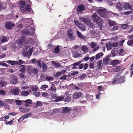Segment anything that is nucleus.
<instances>
[{
  "label": "nucleus",
  "mask_w": 133,
  "mask_h": 133,
  "mask_svg": "<svg viewBox=\"0 0 133 133\" xmlns=\"http://www.w3.org/2000/svg\"><path fill=\"white\" fill-rule=\"evenodd\" d=\"M108 22L109 25L110 26H113L115 24V22L114 21L110 20H108Z\"/></svg>",
  "instance_id": "obj_32"
},
{
  "label": "nucleus",
  "mask_w": 133,
  "mask_h": 133,
  "mask_svg": "<svg viewBox=\"0 0 133 133\" xmlns=\"http://www.w3.org/2000/svg\"><path fill=\"white\" fill-rule=\"evenodd\" d=\"M62 74V72L61 71L58 72L55 75V77H57L60 76Z\"/></svg>",
  "instance_id": "obj_59"
},
{
  "label": "nucleus",
  "mask_w": 133,
  "mask_h": 133,
  "mask_svg": "<svg viewBox=\"0 0 133 133\" xmlns=\"http://www.w3.org/2000/svg\"><path fill=\"white\" fill-rule=\"evenodd\" d=\"M42 102L40 101H38L36 102V105L37 107L41 106L42 105Z\"/></svg>",
  "instance_id": "obj_56"
},
{
  "label": "nucleus",
  "mask_w": 133,
  "mask_h": 133,
  "mask_svg": "<svg viewBox=\"0 0 133 133\" xmlns=\"http://www.w3.org/2000/svg\"><path fill=\"white\" fill-rule=\"evenodd\" d=\"M9 79L11 83L13 84H17L18 82V78L13 75L10 77Z\"/></svg>",
  "instance_id": "obj_8"
},
{
  "label": "nucleus",
  "mask_w": 133,
  "mask_h": 133,
  "mask_svg": "<svg viewBox=\"0 0 133 133\" xmlns=\"http://www.w3.org/2000/svg\"><path fill=\"white\" fill-rule=\"evenodd\" d=\"M79 27H78L80 30L83 31L85 30V27L84 25L82 23L79 26Z\"/></svg>",
  "instance_id": "obj_35"
},
{
  "label": "nucleus",
  "mask_w": 133,
  "mask_h": 133,
  "mask_svg": "<svg viewBox=\"0 0 133 133\" xmlns=\"http://www.w3.org/2000/svg\"><path fill=\"white\" fill-rule=\"evenodd\" d=\"M7 63H9L11 65H14L17 64V61H11V60L7 61H5Z\"/></svg>",
  "instance_id": "obj_18"
},
{
  "label": "nucleus",
  "mask_w": 133,
  "mask_h": 133,
  "mask_svg": "<svg viewBox=\"0 0 133 133\" xmlns=\"http://www.w3.org/2000/svg\"><path fill=\"white\" fill-rule=\"evenodd\" d=\"M81 49L83 51L86 52L88 51V48L85 46H83L82 47Z\"/></svg>",
  "instance_id": "obj_43"
},
{
  "label": "nucleus",
  "mask_w": 133,
  "mask_h": 133,
  "mask_svg": "<svg viewBox=\"0 0 133 133\" xmlns=\"http://www.w3.org/2000/svg\"><path fill=\"white\" fill-rule=\"evenodd\" d=\"M31 91L29 90L28 91H22L21 92V94L23 96H26L28 95L30 93Z\"/></svg>",
  "instance_id": "obj_25"
},
{
  "label": "nucleus",
  "mask_w": 133,
  "mask_h": 133,
  "mask_svg": "<svg viewBox=\"0 0 133 133\" xmlns=\"http://www.w3.org/2000/svg\"><path fill=\"white\" fill-rule=\"evenodd\" d=\"M127 43L128 45L129 46H132L133 45V39L128 41Z\"/></svg>",
  "instance_id": "obj_48"
},
{
  "label": "nucleus",
  "mask_w": 133,
  "mask_h": 133,
  "mask_svg": "<svg viewBox=\"0 0 133 133\" xmlns=\"http://www.w3.org/2000/svg\"><path fill=\"white\" fill-rule=\"evenodd\" d=\"M74 56L76 58L79 56L80 55L78 52L75 51L74 53Z\"/></svg>",
  "instance_id": "obj_51"
},
{
  "label": "nucleus",
  "mask_w": 133,
  "mask_h": 133,
  "mask_svg": "<svg viewBox=\"0 0 133 133\" xmlns=\"http://www.w3.org/2000/svg\"><path fill=\"white\" fill-rule=\"evenodd\" d=\"M98 90L99 91V92H101L102 91L103 92L104 91L103 90V88L102 85H100L98 87Z\"/></svg>",
  "instance_id": "obj_62"
},
{
  "label": "nucleus",
  "mask_w": 133,
  "mask_h": 133,
  "mask_svg": "<svg viewBox=\"0 0 133 133\" xmlns=\"http://www.w3.org/2000/svg\"><path fill=\"white\" fill-rule=\"evenodd\" d=\"M103 55V54L102 52H101L100 53H98L95 56V58L96 59H99L101 57H102Z\"/></svg>",
  "instance_id": "obj_31"
},
{
  "label": "nucleus",
  "mask_w": 133,
  "mask_h": 133,
  "mask_svg": "<svg viewBox=\"0 0 133 133\" xmlns=\"http://www.w3.org/2000/svg\"><path fill=\"white\" fill-rule=\"evenodd\" d=\"M31 61L32 62V63H35L37 64L38 66L39 67H41L42 66V64L41 63L40 61L37 60L35 58H33L32 59Z\"/></svg>",
  "instance_id": "obj_14"
},
{
  "label": "nucleus",
  "mask_w": 133,
  "mask_h": 133,
  "mask_svg": "<svg viewBox=\"0 0 133 133\" xmlns=\"http://www.w3.org/2000/svg\"><path fill=\"white\" fill-rule=\"evenodd\" d=\"M5 102H8L10 104H12V103L14 102L15 100L13 99H5Z\"/></svg>",
  "instance_id": "obj_47"
},
{
  "label": "nucleus",
  "mask_w": 133,
  "mask_h": 133,
  "mask_svg": "<svg viewBox=\"0 0 133 133\" xmlns=\"http://www.w3.org/2000/svg\"><path fill=\"white\" fill-rule=\"evenodd\" d=\"M24 62V61L21 59H19L18 61H17V64L21 65L23 64V63Z\"/></svg>",
  "instance_id": "obj_60"
},
{
  "label": "nucleus",
  "mask_w": 133,
  "mask_h": 133,
  "mask_svg": "<svg viewBox=\"0 0 133 133\" xmlns=\"http://www.w3.org/2000/svg\"><path fill=\"white\" fill-rule=\"evenodd\" d=\"M31 21V22H32V20L30 19L29 18H26V19H22V20L21 21V22H25L26 23H29Z\"/></svg>",
  "instance_id": "obj_29"
},
{
  "label": "nucleus",
  "mask_w": 133,
  "mask_h": 133,
  "mask_svg": "<svg viewBox=\"0 0 133 133\" xmlns=\"http://www.w3.org/2000/svg\"><path fill=\"white\" fill-rule=\"evenodd\" d=\"M0 65L5 66L6 67H8V65L6 63L2 62H0Z\"/></svg>",
  "instance_id": "obj_57"
},
{
  "label": "nucleus",
  "mask_w": 133,
  "mask_h": 133,
  "mask_svg": "<svg viewBox=\"0 0 133 133\" xmlns=\"http://www.w3.org/2000/svg\"><path fill=\"white\" fill-rule=\"evenodd\" d=\"M71 109V108H68L66 107L63 108L62 110V113H63L66 114L69 112Z\"/></svg>",
  "instance_id": "obj_15"
},
{
  "label": "nucleus",
  "mask_w": 133,
  "mask_h": 133,
  "mask_svg": "<svg viewBox=\"0 0 133 133\" xmlns=\"http://www.w3.org/2000/svg\"><path fill=\"white\" fill-rule=\"evenodd\" d=\"M97 11L99 15L105 19H107L111 16L113 17L119 16V14L113 13L111 11H108L104 8L100 9H98Z\"/></svg>",
  "instance_id": "obj_2"
},
{
  "label": "nucleus",
  "mask_w": 133,
  "mask_h": 133,
  "mask_svg": "<svg viewBox=\"0 0 133 133\" xmlns=\"http://www.w3.org/2000/svg\"><path fill=\"white\" fill-rule=\"evenodd\" d=\"M129 27L128 25L126 24H123L121 28L123 29H126Z\"/></svg>",
  "instance_id": "obj_58"
},
{
  "label": "nucleus",
  "mask_w": 133,
  "mask_h": 133,
  "mask_svg": "<svg viewBox=\"0 0 133 133\" xmlns=\"http://www.w3.org/2000/svg\"><path fill=\"white\" fill-rule=\"evenodd\" d=\"M31 113L30 112H29L28 113L25 114L23 116L24 118V119L26 118H28L29 117H30L31 115Z\"/></svg>",
  "instance_id": "obj_40"
},
{
  "label": "nucleus",
  "mask_w": 133,
  "mask_h": 133,
  "mask_svg": "<svg viewBox=\"0 0 133 133\" xmlns=\"http://www.w3.org/2000/svg\"><path fill=\"white\" fill-rule=\"evenodd\" d=\"M82 95V93L81 92L75 93L73 97L75 99L78 98L80 97Z\"/></svg>",
  "instance_id": "obj_26"
},
{
  "label": "nucleus",
  "mask_w": 133,
  "mask_h": 133,
  "mask_svg": "<svg viewBox=\"0 0 133 133\" xmlns=\"http://www.w3.org/2000/svg\"><path fill=\"white\" fill-rule=\"evenodd\" d=\"M64 99V97L62 96H57L56 99L55 101L58 102L62 101Z\"/></svg>",
  "instance_id": "obj_30"
},
{
  "label": "nucleus",
  "mask_w": 133,
  "mask_h": 133,
  "mask_svg": "<svg viewBox=\"0 0 133 133\" xmlns=\"http://www.w3.org/2000/svg\"><path fill=\"white\" fill-rule=\"evenodd\" d=\"M35 29L32 28H31L29 26L26 27V29H24L22 31V33L26 35H30L34 33L35 32Z\"/></svg>",
  "instance_id": "obj_4"
},
{
  "label": "nucleus",
  "mask_w": 133,
  "mask_h": 133,
  "mask_svg": "<svg viewBox=\"0 0 133 133\" xmlns=\"http://www.w3.org/2000/svg\"><path fill=\"white\" fill-rule=\"evenodd\" d=\"M33 49L32 48L30 49L29 51L25 53H23V56L29 58L32 54Z\"/></svg>",
  "instance_id": "obj_9"
},
{
  "label": "nucleus",
  "mask_w": 133,
  "mask_h": 133,
  "mask_svg": "<svg viewBox=\"0 0 133 133\" xmlns=\"http://www.w3.org/2000/svg\"><path fill=\"white\" fill-rule=\"evenodd\" d=\"M121 67L118 66L113 69V71L115 72L119 71L121 69Z\"/></svg>",
  "instance_id": "obj_41"
},
{
  "label": "nucleus",
  "mask_w": 133,
  "mask_h": 133,
  "mask_svg": "<svg viewBox=\"0 0 133 133\" xmlns=\"http://www.w3.org/2000/svg\"><path fill=\"white\" fill-rule=\"evenodd\" d=\"M76 32L77 35L78 37L81 39H84V36L78 30H77Z\"/></svg>",
  "instance_id": "obj_20"
},
{
  "label": "nucleus",
  "mask_w": 133,
  "mask_h": 133,
  "mask_svg": "<svg viewBox=\"0 0 133 133\" xmlns=\"http://www.w3.org/2000/svg\"><path fill=\"white\" fill-rule=\"evenodd\" d=\"M51 63L52 65L56 68H59L61 66L60 64L56 63L54 61H52Z\"/></svg>",
  "instance_id": "obj_33"
},
{
  "label": "nucleus",
  "mask_w": 133,
  "mask_h": 133,
  "mask_svg": "<svg viewBox=\"0 0 133 133\" xmlns=\"http://www.w3.org/2000/svg\"><path fill=\"white\" fill-rule=\"evenodd\" d=\"M90 46L92 48H94L92 51H95L97 50L99 48L98 46L96 45V43L94 42H91L90 44Z\"/></svg>",
  "instance_id": "obj_12"
},
{
  "label": "nucleus",
  "mask_w": 133,
  "mask_h": 133,
  "mask_svg": "<svg viewBox=\"0 0 133 133\" xmlns=\"http://www.w3.org/2000/svg\"><path fill=\"white\" fill-rule=\"evenodd\" d=\"M116 6L117 8H118L119 10H122L123 9L122 5L119 2L116 3Z\"/></svg>",
  "instance_id": "obj_27"
},
{
  "label": "nucleus",
  "mask_w": 133,
  "mask_h": 133,
  "mask_svg": "<svg viewBox=\"0 0 133 133\" xmlns=\"http://www.w3.org/2000/svg\"><path fill=\"white\" fill-rule=\"evenodd\" d=\"M26 39L24 37H22L18 40L16 41V42H14V43H15V45L13 46V48L14 49H16L17 47L21 46L23 44H25L26 43L25 41Z\"/></svg>",
  "instance_id": "obj_3"
},
{
  "label": "nucleus",
  "mask_w": 133,
  "mask_h": 133,
  "mask_svg": "<svg viewBox=\"0 0 133 133\" xmlns=\"http://www.w3.org/2000/svg\"><path fill=\"white\" fill-rule=\"evenodd\" d=\"M22 82L23 84L21 85V86L22 87L21 89L24 90L28 88L29 87L26 86V83H25L24 81H23Z\"/></svg>",
  "instance_id": "obj_22"
},
{
  "label": "nucleus",
  "mask_w": 133,
  "mask_h": 133,
  "mask_svg": "<svg viewBox=\"0 0 133 133\" xmlns=\"http://www.w3.org/2000/svg\"><path fill=\"white\" fill-rule=\"evenodd\" d=\"M123 5V7L126 9H131V6L128 3L125 2L124 3Z\"/></svg>",
  "instance_id": "obj_21"
},
{
  "label": "nucleus",
  "mask_w": 133,
  "mask_h": 133,
  "mask_svg": "<svg viewBox=\"0 0 133 133\" xmlns=\"http://www.w3.org/2000/svg\"><path fill=\"white\" fill-rule=\"evenodd\" d=\"M50 90L51 91H55L56 90L55 86L53 84H52V86L50 88Z\"/></svg>",
  "instance_id": "obj_49"
},
{
  "label": "nucleus",
  "mask_w": 133,
  "mask_h": 133,
  "mask_svg": "<svg viewBox=\"0 0 133 133\" xmlns=\"http://www.w3.org/2000/svg\"><path fill=\"white\" fill-rule=\"evenodd\" d=\"M67 34L69 38L71 40L73 41L75 39V37L73 35L72 30L69 29L67 31Z\"/></svg>",
  "instance_id": "obj_7"
},
{
  "label": "nucleus",
  "mask_w": 133,
  "mask_h": 133,
  "mask_svg": "<svg viewBox=\"0 0 133 133\" xmlns=\"http://www.w3.org/2000/svg\"><path fill=\"white\" fill-rule=\"evenodd\" d=\"M33 68L31 66H29L27 67V71L29 73H31Z\"/></svg>",
  "instance_id": "obj_42"
},
{
  "label": "nucleus",
  "mask_w": 133,
  "mask_h": 133,
  "mask_svg": "<svg viewBox=\"0 0 133 133\" xmlns=\"http://www.w3.org/2000/svg\"><path fill=\"white\" fill-rule=\"evenodd\" d=\"M91 20L94 23L98 24H102L103 21L102 19H101L96 14H94L91 16Z\"/></svg>",
  "instance_id": "obj_5"
},
{
  "label": "nucleus",
  "mask_w": 133,
  "mask_h": 133,
  "mask_svg": "<svg viewBox=\"0 0 133 133\" xmlns=\"http://www.w3.org/2000/svg\"><path fill=\"white\" fill-rule=\"evenodd\" d=\"M48 86L47 85H42L40 88L41 89L45 90V89L48 87Z\"/></svg>",
  "instance_id": "obj_63"
},
{
  "label": "nucleus",
  "mask_w": 133,
  "mask_h": 133,
  "mask_svg": "<svg viewBox=\"0 0 133 133\" xmlns=\"http://www.w3.org/2000/svg\"><path fill=\"white\" fill-rule=\"evenodd\" d=\"M125 81V77L122 76L120 77V78H118V76H115L113 80L112 83L113 84L118 83V82L121 83H124Z\"/></svg>",
  "instance_id": "obj_6"
},
{
  "label": "nucleus",
  "mask_w": 133,
  "mask_h": 133,
  "mask_svg": "<svg viewBox=\"0 0 133 133\" xmlns=\"http://www.w3.org/2000/svg\"><path fill=\"white\" fill-rule=\"evenodd\" d=\"M26 67L24 65H23L22 66V68L20 70V71L22 73L24 74L25 72Z\"/></svg>",
  "instance_id": "obj_36"
},
{
  "label": "nucleus",
  "mask_w": 133,
  "mask_h": 133,
  "mask_svg": "<svg viewBox=\"0 0 133 133\" xmlns=\"http://www.w3.org/2000/svg\"><path fill=\"white\" fill-rule=\"evenodd\" d=\"M97 34L95 30H93L91 32V34L94 37L96 36Z\"/></svg>",
  "instance_id": "obj_55"
},
{
  "label": "nucleus",
  "mask_w": 133,
  "mask_h": 133,
  "mask_svg": "<svg viewBox=\"0 0 133 133\" xmlns=\"http://www.w3.org/2000/svg\"><path fill=\"white\" fill-rule=\"evenodd\" d=\"M79 19L84 23L85 24L87 25H88L91 21V20L89 19L81 17H79Z\"/></svg>",
  "instance_id": "obj_13"
},
{
  "label": "nucleus",
  "mask_w": 133,
  "mask_h": 133,
  "mask_svg": "<svg viewBox=\"0 0 133 133\" xmlns=\"http://www.w3.org/2000/svg\"><path fill=\"white\" fill-rule=\"evenodd\" d=\"M31 89L33 91H36L38 90V88L37 87L34 85L31 86Z\"/></svg>",
  "instance_id": "obj_54"
},
{
  "label": "nucleus",
  "mask_w": 133,
  "mask_h": 133,
  "mask_svg": "<svg viewBox=\"0 0 133 133\" xmlns=\"http://www.w3.org/2000/svg\"><path fill=\"white\" fill-rule=\"evenodd\" d=\"M5 85V83L4 81L0 80V87L4 86Z\"/></svg>",
  "instance_id": "obj_53"
},
{
  "label": "nucleus",
  "mask_w": 133,
  "mask_h": 133,
  "mask_svg": "<svg viewBox=\"0 0 133 133\" xmlns=\"http://www.w3.org/2000/svg\"><path fill=\"white\" fill-rule=\"evenodd\" d=\"M103 65V62L102 61H99L97 63L98 68L99 69L101 68L102 67Z\"/></svg>",
  "instance_id": "obj_38"
},
{
  "label": "nucleus",
  "mask_w": 133,
  "mask_h": 133,
  "mask_svg": "<svg viewBox=\"0 0 133 133\" xmlns=\"http://www.w3.org/2000/svg\"><path fill=\"white\" fill-rule=\"evenodd\" d=\"M45 79L48 81H53L54 79V77H51L50 76H48L46 77Z\"/></svg>",
  "instance_id": "obj_46"
},
{
  "label": "nucleus",
  "mask_w": 133,
  "mask_h": 133,
  "mask_svg": "<svg viewBox=\"0 0 133 133\" xmlns=\"http://www.w3.org/2000/svg\"><path fill=\"white\" fill-rule=\"evenodd\" d=\"M103 61V63L104 64H108L109 62V59L108 57H106V58H104Z\"/></svg>",
  "instance_id": "obj_37"
},
{
  "label": "nucleus",
  "mask_w": 133,
  "mask_h": 133,
  "mask_svg": "<svg viewBox=\"0 0 133 133\" xmlns=\"http://www.w3.org/2000/svg\"><path fill=\"white\" fill-rule=\"evenodd\" d=\"M71 99V97L70 95H69L65 99V102L70 101Z\"/></svg>",
  "instance_id": "obj_61"
},
{
  "label": "nucleus",
  "mask_w": 133,
  "mask_h": 133,
  "mask_svg": "<svg viewBox=\"0 0 133 133\" xmlns=\"http://www.w3.org/2000/svg\"><path fill=\"white\" fill-rule=\"evenodd\" d=\"M25 103H26V104H25V105L26 107L29 106V105L28 104H31L32 103V101L30 99H28L24 101Z\"/></svg>",
  "instance_id": "obj_34"
},
{
  "label": "nucleus",
  "mask_w": 133,
  "mask_h": 133,
  "mask_svg": "<svg viewBox=\"0 0 133 133\" xmlns=\"http://www.w3.org/2000/svg\"><path fill=\"white\" fill-rule=\"evenodd\" d=\"M19 110L21 112L23 113H26L30 110L29 108H20Z\"/></svg>",
  "instance_id": "obj_17"
},
{
  "label": "nucleus",
  "mask_w": 133,
  "mask_h": 133,
  "mask_svg": "<svg viewBox=\"0 0 133 133\" xmlns=\"http://www.w3.org/2000/svg\"><path fill=\"white\" fill-rule=\"evenodd\" d=\"M19 90L18 88L16 87L15 89H11L10 90V92L13 95H16L19 94Z\"/></svg>",
  "instance_id": "obj_10"
},
{
  "label": "nucleus",
  "mask_w": 133,
  "mask_h": 133,
  "mask_svg": "<svg viewBox=\"0 0 133 133\" xmlns=\"http://www.w3.org/2000/svg\"><path fill=\"white\" fill-rule=\"evenodd\" d=\"M9 39V38L6 37L4 36H2L1 38V41L2 43L6 42Z\"/></svg>",
  "instance_id": "obj_28"
},
{
  "label": "nucleus",
  "mask_w": 133,
  "mask_h": 133,
  "mask_svg": "<svg viewBox=\"0 0 133 133\" xmlns=\"http://www.w3.org/2000/svg\"><path fill=\"white\" fill-rule=\"evenodd\" d=\"M40 67V68H42L43 69V70L45 71H46L47 69V65H46L45 63L44 62H42V66Z\"/></svg>",
  "instance_id": "obj_23"
},
{
  "label": "nucleus",
  "mask_w": 133,
  "mask_h": 133,
  "mask_svg": "<svg viewBox=\"0 0 133 133\" xmlns=\"http://www.w3.org/2000/svg\"><path fill=\"white\" fill-rule=\"evenodd\" d=\"M20 11L22 13L30 12L31 10L30 5L31 2L28 0H21L18 2Z\"/></svg>",
  "instance_id": "obj_1"
},
{
  "label": "nucleus",
  "mask_w": 133,
  "mask_h": 133,
  "mask_svg": "<svg viewBox=\"0 0 133 133\" xmlns=\"http://www.w3.org/2000/svg\"><path fill=\"white\" fill-rule=\"evenodd\" d=\"M118 51V50L117 48H115L111 51V54L113 56H115L117 54Z\"/></svg>",
  "instance_id": "obj_19"
},
{
  "label": "nucleus",
  "mask_w": 133,
  "mask_h": 133,
  "mask_svg": "<svg viewBox=\"0 0 133 133\" xmlns=\"http://www.w3.org/2000/svg\"><path fill=\"white\" fill-rule=\"evenodd\" d=\"M87 25L92 29L94 28L95 27V25L91 22V21L89 22Z\"/></svg>",
  "instance_id": "obj_45"
},
{
  "label": "nucleus",
  "mask_w": 133,
  "mask_h": 133,
  "mask_svg": "<svg viewBox=\"0 0 133 133\" xmlns=\"http://www.w3.org/2000/svg\"><path fill=\"white\" fill-rule=\"evenodd\" d=\"M14 26V24L10 22H6L5 23V27L6 28L10 30L11 29L12 27Z\"/></svg>",
  "instance_id": "obj_11"
},
{
  "label": "nucleus",
  "mask_w": 133,
  "mask_h": 133,
  "mask_svg": "<svg viewBox=\"0 0 133 133\" xmlns=\"http://www.w3.org/2000/svg\"><path fill=\"white\" fill-rule=\"evenodd\" d=\"M74 22L75 24L78 27H79V26L81 24L80 22H79L77 19H75L74 20Z\"/></svg>",
  "instance_id": "obj_44"
},
{
  "label": "nucleus",
  "mask_w": 133,
  "mask_h": 133,
  "mask_svg": "<svg viewBox=\"0 0 133 133\" xmlns=\"http://www.w3.org/2000/svg\"><path fill=\"white\" fill-rule=\"evenodd\" d=\"M106 47L107 48V50H111V49H112V48L111 43L109 42L107 44Z\"/></svg>",
  "instance_id": "obj_24"
},
{
  "label": "nucleus",
  "mask_w": 133,
  "mask_h": 133,
  "mask_svg": "<svg viewBox=\"0 0 133 133\" xmlns=\"http://www.w3.org/2000/svg\"><path fill=\"white\" fill-rule=\"evenodd\" d=\"M114 65L117 64L119 63V62L118 60H114L112 61Z\"/></svg>",
  "instance_id": "obj_64"
},
{
  "label": "nucleus",
  "mask_w": 133,
  "mask_h": 133,
  "mask_svg": "<svg viewBox=\"0 0 133 133\" xmlns=\"http://www.w3.org/2000/svg\"><path fill=\"white\" fill-rule=\"evenodd\" d=\"M38 70L37 68H33L31 73H33L34 74H37L38 73Z\"/></svg>",
  "instance_id": "obj_50"
},
{
  "label": "nucleus",
  "mask_w": 133,
  "mask_h": 133,
  "mask_svg": "<svg viewBox=\"0 0 133 133\" xmlns=\"http://www.w3.org/2000/svg\"><path fill=\"white\" fill-rule=\"evenodd\" d=\"M84 9V6L82 5H79L77 8V10L78 12H81Z\"/></svg>",
  "instance_id": "obj_16"
},
{
  "label": "nucleus",
  "mask_w": 133,
  "mask_h": 133,
  "mask_svg": "<svg viewBox=\"0 0 133 133\" xmlns=\"http://www.w3.org/2000/svg\"><path fill=\"white\" fill-rule=\"evenodd\" d=\"M4 9V6L3 3L0 2V11L3 10Z\"/></svg>",
  "instance_id": "obj_52"
},
{
  "label": "nucleus",
  "mask_w": 133,
  "mask_h": 133,
  "mask_svg": "<svg viewBox=\"0 0 133 133\" xmlns=\"http://www.w3.org/2000/svg\"><path fill=\"white\" fill-rule=\"evenodd\" d=\"M59 46H57L54 50L53 52L56 54H58L59 53Z\"/></svg>",
  "instance_id": "obj_39"
}]
</instances>
